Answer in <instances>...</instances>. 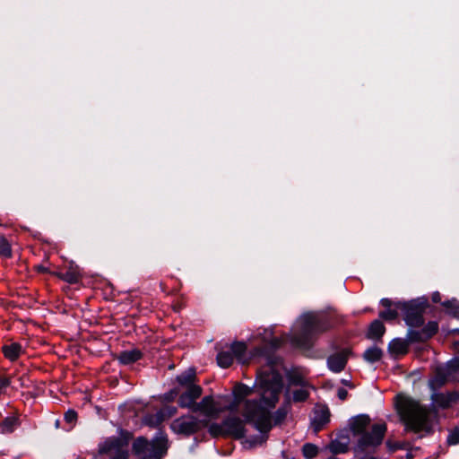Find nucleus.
Returning <instances> with one entry per match:
<instances>
[{"mask_svg": "<svg viewBox=\"0 0 459 459\" xmlns=\"http://www.w3.org/2000/svg\"><path fill=\"white\" fill-rule=\"evenodd\" d=\"M281 390V375L276 369L266 368L259 375L257 385L259 398L247 399L244 402L243 417L261 433L269 432L287 416V410L284 407L274 410Z\"/></svg>", "mask_w": 459, "mask_h": 459, "instance_id": "nucleus-1", "label": "nucleus"}, {"mask_svg": "<svg viewBox=\"0 0 459 459\" xmlns=\"http://www.w3.org/2000/svg\"><path fill=\"white\" fill-rule=\"evenodd\" d=\"M351 429L354 435L358 436L353 448L357 459H377L371 455L382 443L386 432L385 423L370 425L368 416L360 415L353 419Z\"/></svg>", "mask_w": 459, "mask_h": 459, "instance_id": "nucleus-2", "label": "nucleus"}, {"mask_svg": "<svg viewBox=\"0 0 459 459\" xmlns=\"http://www.w3.org/2000/svg\"><path fill=\"white\" fill-rule=\"evenodd\" d=\"M396 407L406 429L414 433L430 432L429 411L419 402L404 396H397Z\"/></svg>", "mask_w": 459, "mask_h": 459, "instance_id": "nucleus-3", "label": "nucleus"}, {"mask_svg": "<svg viewBox=\"0 0 459 459\" xmlns=\"http://www.w3.org/2000/svg\"><path fill=\"white\" fill-rule=\"evenodd\" d=\"M133 449L141 459H160L166 453V441L160 438L150 444L145 438L138 437L133 444Z\"/></svg>", "mask_w": 459, "mask_h": 459, "instance_id": "nucleus-4", "label": "nucleus"}, {"mask_svg": "<svg viewBox=\"0 0 459 459\" xmlns=\"http://www.w3.org/2000/svg\"><path fill=\"white\" fill-rule=\"evenodd\" d=\"M459 370V361H449L446 366L440 367L437 369L436 375L429 381L431 388L436 389L446 382L457 380V374Z\"/></svg>", "mask_w": 459, "mask_h": 459, "instance_id": "nucleus-5", "label": "nucleus"}, {"mask_svg": "<svg viewBox=\"0 0 459 459\" xmlns=\"http://www.w3.org/2000/svg\"><path fill=\"white\" fill-rule=\"evenodd\" d=\"M170 428L177 434L189 436L201 429V422L192 415H186L174 420Z\"/></svg>", "mask_w": 459, "mask_h": 459, "instance_id": "nucleus-6", "label": "nucleus"}, {"mask_svg": "<svg viewBox=\"0 0 459 459\" xmlns=\"http://www.w3.org/2000/svg\"><path fill=\"white\" fill-rule=\"evenodd\" d=\"M425 309V304L419 301H411L403 306L404 311V319L407 325L411 326H420L423 324L422 314Z\"/></svg>", "mask_w": 459, "mask_h": 459, "instance_id": "nucleus-7", "label": "nucleus"}, {"mask_svg": "<svg viewBox=\"0 0 459 459\" xmlns=\"http://www.w3.org/2000/svg\"><path fill=\"white\" fill-rule=\"evenodd\" d=\"M224 427L236 437L243 435V424L236 419H230L223 423V426L219 424H212L209 427V433L212 437H219L224 434Z\"/></svg>", "mask_w": 459, "mask_h": 459, "instance_id": "nucleus-8", "label": "nucleus"}, {"mask_svg": "<svg viewBox=\"0 0 459 459\" xmlns=\"http://www.w3.org/2000/svg\"><path fill=\"white\" fill-rule=\"evenodd\" d=\"M223 411L222 407L214 401L212 396H205L194 407V412H200L207 417H216Z\"/></svg>", "mask_w": 459, "mask_h": 459, "instance_id": "nucleus-9", "label": "nucleus"}, {"mask_svg": "<svg viewBox=\"0 0 459 459\" xmlns=\"http://www.w3.org/2000/svg\"><path fill=\"white\" fill-rule=\"evenodd\" d=\"M202 394V388L196 385H191L187 391L182 394L178 399V404L182 408H188L192 411H194V407L196 405V399H198Z\"/></svg>", "mask_w": 459, "mask_h": 459, "instance_id": "nucleus-10", "label": "nucleus"}, {"mask_svg": "<svg viewBox=\"0 0 459 459\" xmlns=\"http://www.w3.org/2000/svg\"><path fill=\"white\" fill-rule=\"evenodd\" d=\"M330 412L325 406H316L311 420V426L315 432H318L322 428L329 422Z\"/></svg>", "mask_w": 459, "mask_h": 459, "instance_id": "nucleus-11", "label": "nucleus"}, {"mask_svg": "<svg viewBox=\"0 0 459 459\" xmlns=\"http://www.w3.org/2000/svg\"><path fill=\"white\" fill-rule=\"evenodd\" d=\"M349 355L350 350L348 349H344L339 352L331 355L327 360L328 368L333 372H341L345 368Z\"/></svg>", "mask_w": 459, "mask_h": 459, "instance_id": "nucleus-12", "label": "nucleus"}, {"mask_svg": "<svg viewBox=\"0 0 459 459\" xmlns=\"http://www.w3.org/2000/svg\"><path fill=\"white\" fill-rule=\"evenodd\" d=\"M55 275L70 284L77 283L82 279L80 268L74 264H70L65 272L56 273Z\"/></svg>", "mask_w": 459, "mask_h": 459, "instance_id": "nucleus-13", "label": "nucleus"}, {"mask_svg": "<svg viewBox=\"0 0 459 459\" xmlns=\"http://www.w3.org/2000/svg\"><path fill=\"white\" fill-rule=\"evenodd\" d=\"M120 445L121 442L117 438H109L100 446V453L105 454L111 452L112 450H117L119 453L112 459H127L128 454L120 450Z\"/></svg>", "mask_w": 459, "mask_h": 459, "instance_id": "nucleus-14", "label": "nucleus"}, {"mask_svg": "<svg viewBox=\"0 0 459 459\" xmlns=\"http://www.w3.org/2000/svg\"><path fill=\"white\" fill-rule=\"evenodd\" d=\"M458 399L459 394L457 393H437L432 396L434 403L442 408L449 407L452 403L457 402Z\"/></svg>", "mask_w": 459, "mask_h": 459, "instance_id": "nucleus-15", "label": "nucleus"}, {"mask_svg": "<svg viewBox=\"0 0 459 459\" xmlns=\"http://www.w3.org/2000/svg\"><path fill=\"white\" fill-rule=\"evenodd\" d=\"M388 351L394 358L403 356L409 351V343L403 339H394L388 345Z\"/></svg>", "mask_w": 459, "mask_h": 459, "instance_id": "nucleus-16", "label": "nucleus"}, {"mask_svg": "<svg viewBox=\"0 0 459 459\" xmlns=\"http://www.w3.org/2000/svg\"><path fill=\"white\" fill-rule=\"evenodd\" d=\"M349 446V437L347 436H340L331 442L329 449L334 455L344 454L348 452Z\"/></svg>", "mask_w": 459, "mask_h": 459, "instance_id": "nucleus-17", "label": "nucleus"}, {"mask_svg": "<svg viewBox=\"0 0 459 459\" xmlns=\"http://www.w3.org/2000/svg\"><path fill=\"white\" fill-rule=\"evenodd\" d=\"M230 348L236 360L243 364L248 362L249 357L247 353V346L244 342H233Z\"/></svg>", "mask_w": 459, "mask_h": 459, "instance_id": "nucleus-18", "label": "nucleus"}, {"mask_svg": "<svg viewBox=\"0 0 459 459\" xmlns=\"http://www.w3.org/2000/svg\"><path fill=\"white\" fill-rule=\"evenodd\" d=\"M307 319V331L308 333H316L325 331L328 328V325L325 322L317 320L315 316H306Z\"/></svg>", "mask_w": 459, "mask_h": 459, "instance_id": "nucleus-19", "label": "nucleus"}, {"mask_svg": "<svg viewBox=\"0 0 459 459\" xmlns=\"http://www.w3.org/2000/svg\"><path fill=\"white\" fill-rule=\"evenodd\" d=\"M252 389L248 387L247 385L238 384L233 389V394L235 396V403L229 407L230 410H234L238 404L240 403V400L243 398L249 396L252 394Z\"/></svg>", "mask_w": 459, "mask_h": 459, "instance_id": "nucleus-20", "label": "nucleus"}, {"mask_svg": "<svg viewBox=\"0 0 459 459\" xmlns=\"http://www.w3.org/2000/svg\"><path fill=\"white\" fill-rule=\"evenodd\" d=\"M3 352L8 359L13 361L19 358L22 353V346L17 342H13L3 347Z\"/></svg>", "mask_w": 459, "mask_h": 459, "instance_id": "nucleus-21", "label": "nucleus"}, {"mask_svg": "<svg viewBox=\"0 0 459 459\" xmlns=\"http://www.w3.org/2000/svg\"><path fill=\"white\" fill-rule=\"evenodd\" d=\"M141 356V352L137 350L126 351L119 354L118 359L122 364L127 365L137 361Z\"/></svg>", "mask_w": 459, "mask_h": 459, "instance_id": "nucleus-22", "label": "nucleus"}, {"mask_svg": "<svg viewBox=\"0 0 459 459\" xmlns=\"http://www.w3.org/2000/svg\"><path fill=\"white\" fill-rule=\"evenodd\" d=\"M18 424L19 422L17 416L7 417L0 423V433H12L16 429Z\"/></svg>", "mask_w": 459, "mask_h": 459, "instance_id": "nucleus-23", "label": "nucleus"}, {"mask_svg": "<svg viewBox=\"0 0 459 459\" xmlns=\"http://www.w3.org/2000/svg\"><path fill=\"white\" fill-rule=\"evenodd\" d=\"M385 331V328L383 323L379 320H375L374 322L371 323L369 326L368 336L371 339H378L382 337Z\"/></svg>", "mask_w": 459, "mask_h": 459, "instance_id": "nucleus-24", "label": "nucleus"}, {"mask_svg": "<svg viewBox=\"0 0 459 459\" xmlns=\"http://www.w3.org/2000/svg\"><path fill=\"white\" fill-rule=\"evenodd\" d=\"M234 359L235 358L230 348L229 351H220L217 355L218 365L221 368H229L233 363Z\"/></svg>", "mask_w": 459, "mask_h": 459, "instance_id": "nucleus-25", "label": "nucleus"}, {"mask_svg": "<svg viewBox=\"0 0 459 459\" xmlns=\"http://www.w3.org/2000/svg\"><path fill=\"white\" fill-rule=\"evenodd\" d=\"M382 351L377 347H371L364 352V359L368 362L378 361L382 357Z\"/></svg>", "mask_w": 459, "mask_h": 459, "instance_id": "nucleus-26", "label": "nucleus"}, {"mask_svg": "<svg viewBox=\"0 0 459 459\" xmlns=\"http://www.w3.org/2000/svg\"><path fill=\"white\" fill-rule=\"evenodd\" d=\"M318 453L317 447L310 443H307L302 447V454L307 459L314 458Z\"/></svg>", "mask_w": 459, "mask_h": 459, "instance_id": "nucleus-27", "label": "nucleus"}, {"mask_svg": "<svg viewBox=\"0 0 459 459\" xmlns=\"http://www.w3.org/2000/svg\"><path fill=\"white\" fill-rule=\"evenodd\" d=\"M0 255L4 257H10L12 255L11 246L3 236H0Z\"/></svg>", "mask_w": 459, "mask_h": 459, "instance_id": "nucleus-28", "label": "nucleus"}, {"mask_svg": "<svg viewBox=\"0 0 459 459\" xmlns=\"http://www.w3.org/2000/svg\"><path fill=\"white\" fill-rule=\"evenodd\" d=\"M195 377V373L194 370H189L184 375H181L178 377V381L179 384L184 385H191Z\"/></svg>", "mask_w": 459, "mask_h": 459, "instance_id": "nucleus-29", "label": "nucleus"}, {"mask_svg": "<svg viewBox=\"0 0 459 459\" xmlns=\"http://www.w3.org/2000/svg\"><path fill=\"white\" fill-rule=\"evenodd\" d=\"M446 442L449 446L459 444V429H454L449 432Z\"/></svg>", "mask_w": 459, "mask_h": 459, "instance_id": "nucleus-30", "label": "nucleus"}, {"mask_svg": "<svg viewBox=\"0 0 459 459\" xmlns=\"http://www.w3.org/2000/svg\"><path fill=\"white\" fill-rule=\"evenodd\" d=\"M398 313L395 309L388 308L380 312L379 316L385 320H394L397 317Z\"/></svg>", "mask_w": 459, "mask_h": 459, "instance_id": "nucleus-31", "label": "nucleus"}, {"mask_svg": "<svg viewBox=\"0 0 459 459\" xmlns=\"http://www.w3.org/2000/svg\"><path fill=\"white\" fill-rule=\"evenodd\" d=\"M308 396V393L305 389H299L293 392V400L295 402L305 401Z\"/></svg>", "mask_w": 459, "mask_h": 459, "instance_id": "nucleus-32", "label": "nucleus"}, {"mask_svg": "<svg viewBox=\"0 0 459 459\" xmlns=\"http://www.w3.org/2000/svg\"><path fill=\"white\" fill-rule=\"evenodd\" d=\"M438 325L436 322H429L426 327V332L429 336L433 335L437 332Z\"/></svg>", "mask_w": 459, "mask_h": 459, "instance_id": "nucleus-33", "label": "nucleus"}, {"mask_svg": "<svg viewBox=\"0 0 459 459\" xmlns=\"http://www.w3.org/2000/svg\"><path fill=\"white\" fill-rule=\"evenodd\" d=\"M76 418L77 413L74 410H69L65 414V420L69 423H73L74 421H75Z\"/></svg>", "mask_w": 459, "mask_h": 459, "instance_id": "nucleus-34", "label": "nucleus"}, {"mask_svg": "<svg viewBox=\"0 0 459 459\" xmlns=\"http://www.w3.org/2000/svg\"><path fill=\"white\" fill-rule=\"evenodd\" d=\"M337 395L340 400L344 401L347 398L348 392L343 388H340L337 392Z\"/></svg>", "mask_w": 459, "mask_h": 459, "instance_id": "nucleus-35", "label": "nucleus"}, {"mask_svg": "<svg viewBox=\"0 0 459 459\" xmlns=\"http://www.w3.org/2000/svg\"><path fill=\"white\" fill-rule=\"evenodd\" d=\"M381 305H382L383 307H385L388 309V308H391L392 302H391V300H390V299H383L381 300Z\"/></svg>", "mask_w": 459, "mask_h": 459, "instance_id": "nucleus-36", "label": "nucleus"}, {"mask_svg": "<svg viewBox=\"0 0 459 459\" xmlns=\"http://www.w3.org/2000/svg\"><path fill=\"white\" fill-rule=\"evenodd\" d=\"M444 306L447 308V309H452V307L455 306V307L459 308V307H457V305L455 304L454 301H448V302H446L444 303Z\"/></svg>", "mask_w": 459, "mask_h": 459, "instance_id": "nucleus-37", "label": "nucleus"}, {"mask_svg": "<svg viewBox=\"0 0 459 459\" xmlns=\"http://www.w3.org/2000/svg\"><path fill=\"white\" fill-rule=\"evenodd\" d=\"M432 299L434 302H438L440 300V294L439 293H434L432 296Z\"/></svg>", "mask_w": 459, "mask_h": 459, "instance_id": "nucleus-38", "label": "nucleus"}, {"mask_svg": "<svg viewBox=\"0 0 459 459\" xmlns=\"http://www.w3.org/2000/svg\"><path fill=\"white\" fill-rule=\"evenodd\" d=\"M386 445L389 446L390 450H392V451H394V450L400 448V446L398 445L395 444V445L392 446L390 444V442H387Z\"/></svg>", "mask_w": 459, "mask_h": 459, "instance_id": "nucleus-39", "label": "nucleus"}, {"mask_svg": "<svg viewBox=\"0 0 459 459\" xmlns=\"http://www.w3.org/2000/svg\"><path fill=\"white\" fill-rule=\"evenodd\" d=\"M456 350L459 351V340L454 343Z\"/></svg>", "mask_w": 459, "mask_h": 459, "instance_id": "nucleus-40", "label": "nucleus"}, {"mask_svg": "<svg viewBox=\"0 0 459 459\" xmlns=\"http://www.w3.org/2000/svg\"><path fill=\"white\" fill-rule=\"evenodd\" d=\"M147 423L150 424V425H153L154 424V422H152V421H147Z\"/></svg>", "mask_w": 459, "mask_h": 459, "instance_id": "nucleus-41", "label": "nucleus"}, {"mask_svg": "<svg viewBox=\"0 0 459 459\" xmlns=\"http://www.w3.org/2000/svg\"><path fill=\"white\" fill-rule=\"evenodd\" d=\"M297 344H298V345H300V346H301V345H303V343H301V342H297Z\"/></svg>", "mask_w": 459, "mask_h": 459, "instance_id": "nucleus-42", "label": "nucleus"}, {"mask_svg": "<svg viewBox=\"0 0 459 459\" xmlns=\"http://www.w3.org/2000/svg\"><path fill=\"white\" fill-rule=\"evenodd\" d=\"M451 313H453L454 315H456V312L455 311H452L450 310Z\"/></svg>", "mask_w": 459, "mask_h": 459, "instance_id": "nucleus-43", "label": "nucleus"}]
</instances>
